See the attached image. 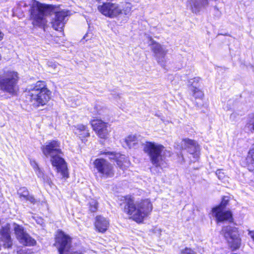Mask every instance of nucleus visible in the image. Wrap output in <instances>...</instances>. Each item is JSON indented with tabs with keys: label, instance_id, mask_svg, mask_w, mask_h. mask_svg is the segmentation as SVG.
<instances>
[{
	"label": "nucleus",
	"instance_id": "obj_9",
	"mask_svg": "<svg viewBox=\"0 0 254 254\" xmlns=\"http://www.w3.org/2000/svg\"><path fill=\"white\" fill-rule=\"evenodd\" d=\"M94 165L102 178H108L113 177V166L106 160L102 158L96 159L94 161Z\"/></svg>",
	"mask_w": 254,
	"mask_h": 254
},
{
	"label": "nucleus",
	"instance_id": "obj_38",
	"mask_svg": "<svg viewBox=\"0 0 254 254\" xmlns=\"http://www.w3.org/2000/svg\"><path fill=\"white\" fill-rule=\"evenodd\" d=\"M167 153H169V152H168V151H167V152H166V154ZM169 155H170V154H169Z\"/></svg>",
	"mask_w": 254,
	"mask_h": 254
},
{
	"label": "nucleus",
	"instance_id": "obj_2",
	"mask_svg": "<svg viewBox=\"0 0 254 254\" xmlns=\"http://www.w3.org/2000/svg\"><path fill=\"white\" fill-rule=\"evenodd\" d=\"M61 143L56 140L47 142L41 147L43 153L47 158H50L52 165L60 172L63 177H68L67 167L65 161L61 156L63 154Z\"/></svg>",
	"mask_w": 254,
	"mask_h": 254
},
{
	"label": "nucleus",
	"instance_id": "obj_11",
	"mask_svg": "<svg viewBox=\"0 0 254 254\" xmlns=\"http://www.w3.org/2000/svg\"><path fill=\"white\" fill-rule=\"evenodd\" d=\"M13 228L16 237L20 243L26 246H32L36 244V241L26 232L22 226L14 223Z\"/></svg>",
	"mask_w": 254,
	"mask_h": 254
},
{
	"label": "nucleus",
	"instance_id": "obj_27",
	"mask_svg": "<svg viewBox=\"0 0 254 254\" xmlns=\"http://www.w3.org/2000/svg\"><path fill=\"white\" fill-rule=\"evenodd\" d=\"M42 180L45 183L48 185L50 187H52L53 184L52 183L51 179L49 177L45 175V176L42 179Z\"/></svg>",
	"mask_w": 254,
	"mask_h": 254
},
{
	"label": "nucleus",
	"instance_id": "obj_19",
	"mask_svg": "<svg viewBox=\"0 0 254 254\" xmlns=\"http://www.w3.org/2000/svg\"><path fill=\"white\" fill-rule=\"evenodd\" d=\"M72 127L74 133L78 136L81 139L90 136V133L87 127L83 125H77L76 126H73Z\"/></svg>",
	"mask_w": 254,
	"mask_h": 254
},
{
	"label": "nucleus",
	"instance_id": "obj_30",
	"mask_svg": "<svg viewBox=\"0 0 254 254\" xmlns=\"http://www.w3.org/2000/svg\"><path fill=\"white\" fill-rule=\"evenodd\" d=\"M30 164L32 166L34 171L36 169L38 170L39 168L37 162L34 160H30Z\"/></svg>",
	"mask_w": 254,
	"mask_h": 254
},
{
	"label": "nucleus",
	"instance_id": "obj_24",
	"mask_svg": "<svg viewBox=\"0 0 254 254\" xmlns=\"http://www.w3.org/2000/svg\"><path fill=\"white\" fill-rule=\"evenodd\" d=\"M89 210L92 212L96 211L98 208V202L96 200L91 199L89 202Z\"/></svg>",
	"mask_w": 254,
	"mask_h": 254
},
{
	"label": "nucleus",
	"instance_id": "obj_20",
	"mask_svg": "<svg viewBox=\"0 0 254 254\" xmlns=\"http://www.w3.org/2000/svg\"><path fill=\"white\" fill-rule=\"evenodd\" d=\"M199 81V78L196 77L190 80L189 81V84L191 85L190 90L193 93V96L196 99H202L204 95L203 92L196 87L195 83H197Z\"/></svg>",
	"mask_w": 254,
	"mask_h": 254
},
{
	"label": "nucleus",
	"instance_id": "obj_34",
	"mask_svg": "<svg viewBox=\"0 0 254 254\" xmlns=\"http://www.w3.org/2000/svg\"><path fill=\"white\" fill-rule=\"evenodd\" d=\"M216 175L218 176L219 179H222L224 176V174L221 170H217L216 173Z\"/></svg>",
	"mask_w": 254,
	"mask_h": 254
},
{
	"label": "nucleus",
	"instance_id": "obj_23",
	"mask_svg": "<svg viewBox=\"0 0 254 254\" xmlns=\"http://www.w3.org/2000/svg\"><path fill=\"white\" fill-rule=\"evenodd\" d=\"M18 194L19 195L20 198L22 200H24L29 194L28 190L25 187L20 188L18 190Z\"/></svg>",
	"mask_w": 254,
	"mask_h": 254
},
{
	"label": "nucleus",
	"instance_id": "obj_10",
	"mask_svg": "<svg viewBox=\"0 0 254 254\" xmlns=\"http://www.w3.org/2000/svg\"><path fill=\"white\" fill-rule=\"evenodd\" d=\"M98 9L103 15L111 18H116L122 13V9L118 4L110 2L99 5Z\"/></svg>",
	"mask_w": 254,
	"mask_h": 254
},
{
	"label": "nucleus",
	"instance_id": "obj_7",
	"mask_svg": "<svg viewBox=\"0 0 254 254\" xmlns=\"http://www.w3.org/2000/svg\"><path fill=\"white\" fill-rule=\"evenodd\" d=\"M222 234L227 241L233 250L239 249L241 245V239L237 228L231 226H224L221 230Z\"/></svg>",
	"mask_w": 254,
	"mask_h": 254
},
{
	"label": "nucleus",
	"instance_id": "obj_1",
	"mask_svg": "<svg viewBox=\"0 0 254 254\" xmlns=\"http://www.w3.org/2000/svg\"><path fill=\"white\" fill-rule=\"evenodd\" d=\"M124 212L131 215L132 219L137 222H141L148 216L153 209L152 204L148 199H144L136 201L130 196H127L125 199Z\"/></svg>",
	"mask_w": 254,
	"mask_h": 254
},
{
	"label": "nucleus",
	"instance_id": "obj_21",
	"mask_svg": "<svg viewBox=\"0 0 254 254\" xmlns=\"http://www.w3.org/2000/svg\"><path fill=\"white\" fill-rule=\"evenodd\" d=\"M140 141V136L129 135L125 139V142L127 146L131 148L137 144Z\"/></svg>",
	"mask_w": 254,
	"mask_h": 254
},
{
	"label": "nucleus",
	"instance_id": "obj_36",
	"mask_svg": "<svg viewBox=\"0 0 254 254\" xmlns=\"http://www.w3.org/2000/svg\"><path fill=\"white\" fill-rule=\"evenodd\" d=\"M252 128L254 130V122H253V123L252 124Z\"/></svg>",
	"mask_w": 254,
	"mask_h": 254
},
{
	"label": "nucleus",
	"instance_id": "obj_28",
	"mask_svg": "<svg viewBox=\"0 0 254 254\" xmlns=\"http://www.w3.org/2000/svg\"><path fill=\"white\" fill-rule=\"evenodd\" d=\"M34 171L38 177L39 178L43 179L45 176L44 173L40 168H38V170L36 169Z\"/></svg>",
	"mask_w": 254,
	"mask_h": 254
},
{
	"label": "nucleus",
	"instance_id": "obj_14",
	"mask_svg": "<svg viewBox=\"0 0 254 254\" xmlns=\"http://www.w3.org/2000/svg\"><path fill=\"white\" fill-rule=\"evenodd\" d=\"M55 18L52 22V26L56 30L62 31L65 23V18L69 15V11L62 10L59 11H55Z\"/></svg>",
	"mask_w": 254,
	"mask_h": 254
},
{
	"label": "nucleus",
	"instance_id": "obj_31",
	"mask_svg": "<svg viewBox=\"0 0 254 254\" xmlns=\"http://www.w3.org/2000/svg\"><path fill=\"white\" fill-rule=\"evenodd\" d=\"M24 200H28L30 201L32 203H35L36 202V200L34 196L32 195H28L27 198H26Z\"/></svg>",
	"mask_w": 254,
	"mask_h": 254
},
{
	"label": "nucleus",
	"instance_id": "obj_15",
	"mask_svg": "<svg viewBox=\"0 0 254 254\" xmlns=\"http://www.w3.org/2000/svg\"><path fill=\"white\" fill-rule=\"evenodd\" d=\"M93 129L96 132L98 135L101 138L107 137L110 130L108 129L107 123L101 120H93L91 121Z\"/></svg>",
	"mask_w": 254,
	"mask_h": 254
},
{
	"label": "nucleus",
	"instance_id": "obj_12",
	"mask_svg": "<svg viewBox=\"0 0 254 254\" xmlns=\"http://www.w3.org/2000/svg\"><path fill=\"white\" fill-rule=\"evenodd\" d=\"M180 148L187 150L192 155L193 159L191 161L197 160L199 157V146L195 141L188 138L184 139L181 142Z\"/></svg>",
	"mask_w": 254,
	"mask_h": 254
},
{
	"label": "nucleus",
	"instance_id": "obj_29",
	"mask_svg": "<svg viewBox=\"0 0 254 254\" xmlns=\"http://www.w3.org/2000/svg\"><path fill=\"white\" fill-rule=\"evenodd\" d=\"M47 64H48V66H49V67L50 68H51L52 69L54 70H51L50 71V72H53L56 71V69L57 66V65H56V64L55 63H53L52 62H48Z\"/></svg>",
	"mask_w": 254,
	"mask_h": 254
},
{
	"label": "nucleus",
	"instance_id": "obj_17",
	"mask_svg": "<svg viewBox=\"0 0 254 254\" xmlns=\"http://www.w3.org/2000/svg\"><path fill=\"white\" fill-rule=\"evenodd\" d=\"M1 241L3 243L4 248H9L12 245V241L10 235V228L9 226L2 227L0 230Z\"/></svg>",
	"mask_w": 254,
	"mask_h": 254
},
{
	"label": "nucleus",
	"instance_id": "obj_33",
	"mask_svg": "<svg viewBox=\"0 0 254 254\" xmlns=\"http://www.w3.org/2000/svg\"><path fill=\"white\" fill-rule=\"evenodd\" d=\"M113 99L116 100L117 103H120V101H121V97L119 94H114L112 95Z\"/></svg>",
	"mask_w": 254,
	"mask_h": 254
},
{
	"label": "nucleus",
	"instance_id": "obj_6",
	"mask_svg": "<svg viewBox=\"0 0 254 254\" xmlns=\"http://www.w3.org/2000/svg\"><path fill=\"white\" fill-rule=\"evenodd\" d=\"M30 15L34 26H42L46 23L45 15V7L42 3L32 0L30 3Z\"/></svg>",
	"mask_w": 254,
	"mask_h": 254
},
{
	"label": "nucleus",
	"instance_id": "obj_22",
	"mask_svg": "<svg viewBox=\"0 0 254 254\" xmlns=\"http://www.w3.org/2000/svg\"><path fill=\"white\" fill-rule=\"evenodd\" d=\"M246 160L249 170H254V144L252 145L249 150Z\"/></svg>",
	"mask_w": 254,
	"mask_h": 254
},
{
	"label": "nucleus",
	"instance_id": "obj_3",
	"mask_svg": "<svg viewBox=\"0 0 254 254\" xmlns=\"http://www.w3.org/2000/svg\"><path fill=\"white\" fill-rule=\"evenodd\" d=\"M51 91L47 87L45 81H38L26 89V97L35 108L47 104L51 98Z\"/></svg>",
	"mask_w": 254,
	"mask_h": 254
},
{
	"label": "nucleus",
	"instance_id": "obj_37",
	"mask_svg": "<svg viewBox=\"0 0 254 254\" xmlns=\"http://www.w3.org/2000/svg\"><path fill=\"white\" fill-rule=\"evenodd\" d=\"M95 114L100 115V114H101V113L99 111H97V113Z\"/></svg>",
	"mask_w": 254,
	"mask_h": 254
},
{
	"label": "nucleus",
	"instance_id": "obj_26",
	"mask_svg": "<svg viewBox=\"0 0 254 254\" xmlns=\"http://www.w3.org/2000/svg\"><path fill=\"white\" fill-rule=\"evenodd\" d=\"M181 254H196V252L190 248H186L181 251Z\"/></svg>",
	"mask_w": 254,
	"mask_h": 254
},
{
	"label": "nucleus",
	"instance_id": "obj_5",
	"mask_svg": "<svg viewBox=\"0 0 254 254\" xmlns=\"http://www.w3.org/2000/svg\"><path fill=\"white\" fill-rule=\"evenodd\" d=\"M143 150L149 156L151 163L156 167H165L167 150L163 145L154 142L147 141L144 145Z\"/></svg>",
	"mask_w": 254,
	"mask_h": 254
},
{
	"label": "nucleus",
	"instance_id": "obj_4",
	"mask_svg": "<svg viewBox=\"0 0 254 254\" xmlns=\"http://www.w3.org/2000/svg\"><path fill=\"white\" fill-rule=\"evenodd\" d=\"M19 76L17 72L8 68L0 71V93L15 95L18 90Z\"/></svg>",
	"mask_w": 254,
	"mask_h": 254
},
{
	"label": "nucleus",
	"instance_id": "obj_25",
	"mask_svg": "<svg viewBox=\"0 0 254 254\" xmlns=\"http://www.w3.org/2000/svg\"><path fill=\"white\" fill-rule=\"evenodd\" d=\"M132 4L130 3H126L125 5V6L122 9V12L124 13L125 14L127 15L129 13L132 9Z\"/></svg>",
	"mask_w": 254,
	"mask_h": 254
},
{
	"label": "nucleus",
	"instance_id": "obj_18",
	"mask_svg": "<svg viewBox=\"0 0 254 254\" xmlns=\"http://www.w3.org/2000/svg\"><path fill=\"white\" fill-rule=\"evenodd\" d=\"M109 222L105 218L98 216L96 218L95 226L96 230L101 233H104L109 227Z\"/></svg>",
	"mask_w": 254,
	"mask_h": 254
},
{
	"label": "nucleus",
	"instance_id": "obj_13",
	"mask_svg": "<svg viewBox=\"0 0 254 254\" xmlns=\"http://www.w3.org/2000/svg\"><path fill=\"white\" fill-rule=\"evenodd\" d=\"M150 41L151 42V49L154 54V57L156 58L158 63L163 65L165 62V57L168 52V50L166 47L155 42L151 38Z\"/></svg>",
	"mask_w": 254,
	"mask_h": 254
},
{
	"label": "nucleus",
	"instance_id": "obj_32",
	"mask_svg": "<svg viewBox=\"0 0 254 254\" xmlns=\"http://www.w3.org/2000/svg\"><path fill=\"white\" fill-rule=\"evenodd\" d=\"M33 218L35 220V221L37 224H38L41 226H42L43 224H44L43 219H42L41 218L38 217H33Z\"/></svg>",
	"mask_w": 254,
	"mask_h": 254
},
{
	"label": "nucleus",
	"instance_id": "obj_16",
	"mask_svg": "<svg viewBox=\"0 0 254 254\" xmlns=\"http://www.w3.org/2000/svg\"><path fill=\"white\" fill-rule=\"evenodd\" d=\"M106 155H110L111 157H109L110 159H115L117 162V164L119 167L121 169L124 170L126 169L129 166V162L127 159L126 158V156L124 155L119 154H114L112 152H105Z\"/></svg>",
	"mask_w": 254,
	"mask_h": 254
},
{
	"label": "nucleus",
	"instance_id": "obj_35",
	"mask_svg": "<svg viewBox=\"0 0 254 254\" xmlns=\"http://www.w3.org/2000/svg\"><path fill=\"white\" fill-rule=\"evenodd\" d=\"M249 235L251 237V238L254 241V231L249 230Z\"/></svg>",
	"mask_w": 254,
	"mask_h": 254
},
{
	"label": "nucleus",
	"instance_id": "obj_8",
	"mask_svg": "<svg viewBox=\"0 0 254 254\" xmlns=\"http://www.w3.org/2000/svg\"><path fill=\"white\" fill-rule=\"evenodd\" d=\"M229 201L228 196H224L221 203L218 206L212 209V213L218 222L228 221L231 222L233 221L232 214L230 211H224L223 209L227 205Z\"/></svg>",
	"mask_w": 254,
	"mask_h": 254
}]
</instances>
